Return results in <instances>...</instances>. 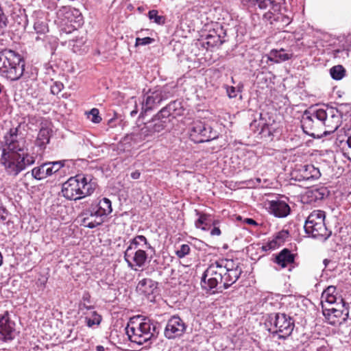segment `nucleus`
<instances>
[{"instance_id":"3c124183","label":"nucleus","mask_w":351,"mask_h":351,"mask_svg":"<svg viewBox=\"0 0 351 351\" xmlns=\"http://www.w3.org/2000/svg\"><path fill=\"white\" fill-rule=\"evenodd\" d=\"M348 148L346 149L345 154L348 155V158L351 160V136H349L346 141Z\"/></svg>"},{"instance_id":"de8ad7c7","label":"nucleus","mask_w":351,"mask_h":351,"mask_svg":"<svg viewBox=\"0 0 351 351\" xmlns=\"http://www.w3.org/2000/svg\"><path fill=\"white\" fill-rule=\"evenodd\" d=\"M71 14L75 17L74 22H80L82 20V14L77 9L71 10Z\"/></svg>"},{"instance_id":"ea45409f","label":"nucleus","mask_w":351,"mask_h":351,"mask_svg":"<svg viewBox=\"0 0 351 351\" xmlns=\"http://www.w3.org/2000/svg\"><path fill=\"white\" fill-rule=\"evenodd\" d=\"M156 116L158 117L160 119H164L166 121V123H167L169 121V118L170 117H172V114L169 110V108H167V106L164 108H162L156 114Z\"/></svg>"},{"instance_id":"7ed1b4c3","label":"nucleus","mask_w":351,"mask_h":351,"mask_svg":"<svg viewBox=\"0 0 351 351\" xmlns=\"http://www.w3.org/2000/svg\"><path fill=\"white\" fill-rule=\"evenodd\" d=\"M158 322L142 315L131 318L125 328V332L131 342L143 345L158 335Z\"/></svg>"},{"instance_id":"aec40b11","label":"nucleus","mask_w":351,"mask_h":351,"mask_svg":"<svg viewBox=\"0 0 351 351\" xmlns=\"http://www.w3.org/2000/svg\"><path fill=\"white\" fill-rule=\"evenodd\" d=\"M295 258V255L289 249L284 248L274 256L273 262L278 265L280 269H283L294 263Z\"/></svg>"},{"instance_id":"603ef678","label":"nucleus","mask_w":351,"mask_h":351,"mask_svg":"<svg viewBox=\"0 0 351 351\" xmlns=\"http://www.w3.org/2000/svg\"><path fill=\"white\" fill-rule=\"evenodd\" d=\"M83 303H90V295L88 291H85L82 295Z\"/></svg>"},{"instance_id":"423d86ee","label":"nucleus","mask_w":351,"mask_h":351,"mask_svg":"<svg viewBox=\"0 0 351 351\" xmlns=\"http://www.w3.org/2000/svg\"><path fill=\"white\" fill-rule=\"evenodd\" d=\"M25 70V60L12 50L0 52V74L12 81L19 80Z\"/></svg>"},{"instance_id":"cd10ccee","label":"nucleus","mask_w":351,"mask_h":351,"mask_svg":"<svg viewBox=\"0 0 351 351\" xmlns=\"http://www.w3.org/2000/svg\"><path fill=\"white\" fill-rule=\"evenodd\" d=\"M336 287L328 286L326 289L324 290L322 294V302L324 301L332 304L337 302V294H336Z\"/></svg>"},{"instance_id":"20e7f679","label":"nucleus","mask_w":351,"mask_h":351,"mask_svg":"<svg viewBox=\"0 0 351 351\" xmlns=\"http://www.w3.org/2000/svg\"><path fill=\"white\" fill-rule=\"evenodd\" d=\"M97 184L90 175L77 174L62 185V196L68 200L77 201L91 195Z\"/></svg>"},{"instance_id":"72a5a7b5","label":"nucleus","mask_w":351,"mask_h":351,"mask_svg":"<svg viewBox=\"0 0 351 351\" xmlns=\"http://www.w3.org/2000/svg\"><path fill=\"white\" fill-rule=\"evenodd\" d=\"M247 5H258L260 9H265L274 3V0H244Z\"/></svg>"},{"instance_id":"49530a36","label":"nucleus","mask_w":351,"mask_h":351,"mask_svg":"<svg viewBox=\"0 0 351 351\" xmlns=\"http://www.w3.org/2000/svg\"><path fill=\"white\" fill-rule=\"evenodd\" d=\"M226 92L230 98H234L237 97V90L234 86H227Z\"/></svg>"},{"instance_id":"9d476101","label":"nucleus","mask_w":351,"mask_h":351,"mask_svg":"<svg viewBox=\"0 0 351 351\" xmlns=\"http://www.w3.org/2000/svg\"><path fill=\"white\" fill-rule=\"evenodd\" d=\"M189 136L195 143L208 142L217 138V132L212 127L199 120L194 121L189 128Z\"/></svg>"},{"instance_id":"a211bd4d","label":"nucleus","mask_w":351,"mask_h":351,"mask_svg":"<svg viewBox=\"0 0 351 351\" xmlns=\"http://www.w3.org/2000/svg\"><path fill=\"white\" fill-rule=\"evenodd\" d=\"M343 311V310L331 308L324 310L323 314L329 324L337 326L340 325L343 322H346L348 317V311L346 310L345 313Z\"/></svg>"},{"instance_id":"c03bdc74","label":"nucleus","mask_w":351,"mask_h":351,"mask_svg":"<svg viewBox=\"0 0 351 351\" xmlns=\"http://www.w3.org/2000/svg\"><path fill=\"white\" fill-rule=\"evenodd\" d=\"M206 39L208 40L207 41V44L211 47L216 45L217 43L220 40L219 36H212L210 34L206 36Z\"/></svg>"},{"instance_id":"f3484780","label":"nucleus","mask_w":351,"mask_h":351,"mask_svg":"<svg viewBox=\"0 0 351 351\" xmlns=\"http://www.w3.org/2000/svg\"><path fill=\"white\" fill-rule=\"evenodd\" d=\"M167 124L165 120L160 119L155 115L151 121L145 123L141 128L138 135L141 139H145L156 132L162 131L166 128Z\"/></svg>"},{"instance_id":"e2e57ef3","label":"nucleus","mask_w":351,"mask_h":351,"mask_svg":"<svg viewBox=\"0 0 351 351\" xmlns=\"http://www.w3.org/2000/svg\"><path fill=\"white\" fill-rule=\"evenodd\" d=\"M257 181H258V182H261V179H260V178H258V179H257Z\"/></svg>"},{"instance_id":"2f4dec72","label":"nucleus","mask_w":351,"mask_h":351,"mask_svg":"<svg viewBox=\"0 0 351 351\" xmlns=\"http://www.w3.org/2000/svg\"><path fill=\"white\" fill-rule=\"evenodd\" d=\"M47 166L45 164H42L39 167H34L32 170V176L34 178L38 180H40L45 179L48 177V173H47V170L48 169L46 168Z\"/></svg>"},{"instance_id":"052dcab7","label":"nucleus","mask_w":351,"mask_h":351,"mask_svg":"<svg viewBox=\"0 0 351 351\" xmlns=\"http://www.w3.org/2000/svg\"><path fill=\"white\" fill-rule=\"evenodd\" d=\"M137 110H134L131 111L130 114L132 117H134L137 114Z\"/></svg>"},{"instance_id":"37998d69","label":"nucleus","mask_w":351,"mask_h":351,"mask_svg":"<svg viewBox=\"0 0 351 351\" xmlns=\"http://www.w3.org/2000/svg\"><path fill=\"white\" fill-rule=\"evenodd\" d=\"M152 41H153V39L149 37H145L143 38H137L136 39L135 45L136 46L146 45H149V44L152 43Z\"/></svg>"},{"instance_id":"c85d7f7f","label":"nucleus","mask_w":351,"mask_h":351,"mask_svg":"<svg viewBox=\"0 0 351 351\" xmlns=\"http://www.w3.org/2000/svg\"><path fill=\"white\" fill-rule=\"evenodd\" d=\"M67 160H62L53 162H45V165L47 166V173H48V176H51L55 173L58 172L61 168L64 167L66 165V163L68 162Z\"/></svg>"},{"instance_id":"9b49d317","label":"nucleus","mask_w":351,"mask_h":351,"mask_svg":"<svg viewBox=\"0 0 351 351\" xmlns=\"http://www.w3.org/2000/svg\"><path fill=\"white\" fill-rule=\"evenodd\" d=\"M317 116L324 123V136L333 133L341 125V115L337 108L328 106L322 108V111Z\"/></svg>"},{"instance_id":"4468645a","label":"nucleus","mask_w":351,"mask_h":351,"mask_svg":"<svg viewBox=\"0 0 351 351\" xmlns=\"http://www.w3.org/2000/svg\"><path fill=\"white\" fill-rule=\"evenodd\" d=\"M291 176L293 179L298 182L309 181L319 178L321 173L313 165H300L293 171Z\"/></svg>"},{"instance_id":"7c9ffc66","label":"nucleus","mask_w":351,"mask_h":351,"mask_svg":"<svg viewBox=\"0 0 351 351\" xmlns=\"http://www.w3.org/2000/svg\"><path fill=\"white\" fill-rule=\"evenodd\" d=\"M167 107L172 114L173 118H175L178 116H181L183 114L184 109L182 106V103L178 100H175L170 102L168 105H167Z\"/></svg>"},{"instance_id":"bf43d9fd","label":"nucleus","mask_w":351,"mask_h":351,"mask_svg":"<svg viewBox=\"0 0 351 351\" xmlns=\"http://www.w3.org/2000/svg\"><path fill=\"white\" fill-rule=\"evenodd\" d=\"M330 262V260L326 258L324 260L323 263L325 265V267H327L328 264Z\"/></svg>"},{"instance_id":"412c9836","label":"nucleus","mask_w":351,"mask_h":351,"mask_svg":"<svg viewBox=\"0 0 351 351\" xmlns=\"http://www.w3.org/2000/svg\"><path fill=\"white\" fill-rule=\"evenodd\" d=\"M158 283L151 278H143L140 280L136 286V291L140 294L147 296L148 298L153 295L156 290Z\"/></svg>"},{"instance_id":"c756f323","label":"nucleus","mask_w":351,"mask_h":351,"mask_svg":"<svg viewBox=\"0 0 351 351\" xmlns=\"http://www.w3.org/2000/svg\"><path fill=\"white\" fill-rule=\"evenodd\" d=\"M24 29L30 32H32L31 29H33L38 34H44L49 31L47 23H25Z\"/></svg>"},{"instance_id":"58836bf2","label":"nucleus","mask_w":351,"mask_h":351,"mask_svg":"<svg viewBox=\"0 0 351 351\" xmlns=\"http://www.w3.org/2000/svg\"><path fill=\"white\" fill-rule=\"evenodd\" d=\"M88 118L95 123H99L101 121V117L99 116V110L93 108L88 114Z\"/></svg>"},{"instance_id":"a878e982","label":"nucleus","mask_w":351,"mask_h":351,"mask_svg":"<svg viewBox=\"0 0 351 351\" xmlns=\"http://www.w3.org/2000/svg\"><path fill=\"white\" fill-rule=\"evenodd\" d=\"M289 236L288 231L282 230L277 233L274 239L262 247L264 251L272 250L285 242Z\"/></svg>"},{"instance_id":"5701e85b","label":"nucleus","mask_w":351,"mask_h":351,"mask_svg":"<svg viewBox=\"0 0 351 351\" xmlns=\"http://www.w3.org/2000/svg\"><path fill=\"white\" fill-rule=\"evenodd\" d=\"M51 132V129L45 127H42L40 129L35 141V145L38 147L40 150H44L47 145L49 143Z\"/></svg>"},{"instance_id":"f03ea898","label":"nucleus","mask_w":351,"mask_h":351,"mask_svg":"<svg viewBox=\"0 0 351 351\" xmlns=\"http://www.w3.org/2000/svg\"><path fill=\"white\" fill-rule=\"evenodd\" d=\"M243 272L240 263L232 259H221L212 263L201 278L202 288L215 293L227 289L241 276Z\"/></svg>"},{"instance_id":"c9c22d12","label":"nucleus","mask_w":351,"mask_h":351,"mask_svg":"<svg viewBox=\"0 0 351 351\" xmlns=\"http://www.w3.org/2000/svg\"><path fill=\"white\" fill-rule=\"evenodd\" d=\"M57 25L60 35L69 34L77 30V28L71 23H57Z\"/></svg>"},{"instance_id":"5fc2aeb1","label":"nucleus","mask_w":351,"mask_h":351,"mask_svg":"<svg viewBox=\"0 0 351 351\" xmlns=\"http://www.w3.org/2000/svg\"><path fill=\"white\" fill-rule=\"evenodd\" d=\"M140 176L141 173L137 170L131 173V178L134 180L138 179L140 178Z\"/></svg>"},{"instance_id":"39448f33","label":"nucleus","mask_w":351,"mask_h":351,"mask_svg":"<svg viewBox=\"0 0 351 351\" xmlns=\"http://www.w3.org/2000/svg\"><path fill=\"white\" fill-rule=\"evenodd\" d=\"M130 245L124 252V260L128 267L134 271L143 268L148 258L147 251L155 253V249L143 235H137L132 239Z\"/></svg>"},{"instance_id":"6e6552de","label":"nucleus","mask_w":351,"mask_h":351,"mask_svg":"<svg viewBox=\"0 0 351 351\" xmlns=\"http://www.w3.org/2000/svg\"><path fill=\"white\" fill-rule=\"evenodd\" d=\"M325 212L314 210L307 217L304 224V230L306 234L313 238L326 240L331 235L325 224Z\"/></svg>"},{"instance_id":"2eb2a0df","label":"nucleus","mask_w":351,"mask_h":351,"mask_svg":"<svg viewBox=\"0 0 351 351\" xmlns=\"http://www.w3.org/2000/svg\"><path fill=\"white\" fill-rule=\"evenodd\" d=\"M16 334L15 323L6 311L0 317V343L10 342L15 338Z\"/></svg>"},{"instance_id":"f8f14e48","label":"nucleus","mask_w":351,"mask_h":351,"mask_svg":"<svg viewBox=\"0 0 351 351\" xmlns=\"http://www.w3.org/2000/svg\"><path fill=\"white\" fill-rule=\"evenodd\" d=\"M170 92L167 87H157L144 95L142 101V112H147L158 106L163 100L169 98Z\"/></svg>"},{"instance_id":"0eeeda50","label":"nucleus","mask_w":351,"mask_h":351,"mask_svg":"<svg viewBox=\"0 0 351 351\" xmlns=\"http://www.w3.org/2000/svg\"><path fill=\"white\" fill-rule=\"evenodd\" d=\"M266 324L270 326L268 329L270 333L278 335L279 339H285L292 334L295 320L285 313H271L267 316Z\"/></svg>"},{"instance_id":"09e8293b","label":"nucleus","mask_w":351,"mask_h":351,"mask_svg":"<svg viewBox=\"0 0 351 351\" xmlns=\"http://www.w3.org/2000/svg\"><path fill=\"white\" fill-rule=\"evenodd\" d=\"M8 214H9V213L5 207L0 206V219H1V220L5 221L7 219Z\"/></svg>"},{"instance_id":"1a4fd4ad","label":"nucleus","mask_w":351,"mask_h":351,"mask_svg":"<svg viewBox=\"0 0 351 351\" xmlns=\"http://www.w3.org/2000/svg\"><path fill=\"white\" fill-rule=\"evenodd\" d=\"M321 111L322 108L306 110L301 121L304 132L314 138H320L324 135V123L317 116Z\"/></svg>"},{"instance_id":"b1692460","label":"nucleus","mask_w":351,"mask_h":351,"mask_svg":"<svg viewBox=\"0 0 351 351\" xmlns=\"http://www.w3.org/2000/svg\"><path fill=\"white\" fill-rule=\"evenodd\" d=\"M97 212L103 217H106L112 211L111 201L106 197L101 199L97 204H92Z\"/></svg>"},{"instance_id":"0e129e2a","label":"nucleus","mask_w":351,"mask_h":351,"mask_svg":"<svg viewBox=\"0 0 351 351\" xmlns=\"http://www.w3.org/2000/svg\"><path fill=\"white\" fill-rule=\"evenodd\" d=\"M182 24H184V25H187V23H180V25H182Z\"/></svg>"},{"instance_id":"6e6d98bb","label":"nucleus","mask_w":351,"mask_h":351,"mask_svg":"<svg viewBox=\"0 0 351 351\" xmlns=\"http://www.w3.org/2000/svg\"><path fill=\"white\" fill-rule=\"evenodd\" d=\"M80 309L85 308V309H87V310H90V309H93V306H90V305L88 306L86 304V303H80Z\"/></svg>"},{"instance_id":"e433bc0d","label":"nucleus","mask_w":351,"mask_h":351,"mask_svg":"<svg viewBox=\"0 0 351 351\" xmlns=\"http://www.w3.org/2000/svg\"><path fill=\"white\" fill-rule=\"evenodd\" d=\"M191 252V247L188 244H182L179 248L175 251V254L179 258H183Z\"/></svg>"},{"instance_id":"a18cd8bd","label":"nucleus","mask_w":351,"mask_h":351,"mask_svg":"<svg viewBox=\"0 0 351 351\" xmlns=\"http://www.w3.org/2000/svg\"><path fill=\"white\" fill-rule=\"evenodd\" d=\"M219 223V221L217 220H214L212 223V226H213V228L210 231V234L212 236H219L221 232L220 229L216 226Z\"/></svg>"},{"instance_id":"ddd939ff","label":"nucleus","mask_w":351,"mask_h":351,"mask_svg":"<svg viewBox=\"0 0 351 351\" xmlns=\"http://www.w3.org/2000/svg\"><path fill=\"white\" fill-rule=\"evenodd\" d=\"M186 329L187 325L185 322L178 315H173L167 321L164 335L169 339H174L182 337Z\"/></svg>"},{"instance_id":"393cba45","label":"nucleus","mask_w":351,"mask_h":351,"mask_svg":"<svg viewBox=\"0 0 351 351\" xmlns=\"http://www.w3.org/2000/svg\"><path fill=\"white\" fill-rule=\"evenodd\" d=\"M306 193L310 201L317 202L327 197L329 195V191L325 186H319L308 190Z\"/></svg>"},{"instance_id":"bb28decb","label":"nucleus","mask_w":351,"mask_h":351,"mask_svg":"<svg viewBox=\"0 0 351 351\" xmlns=\"http://www.w3.org/2000/svg\"><path fill=\"white\" fill-rule=\"evenodd\" d=\"M195 212L196 215L199 216V218L195 222V227L204 230H207L206 227H210L213 221L211 219V216L207 214L201 213L197 210H195Z\"/></svg>"},{"instance_id":"f704fd0d","label":"nucleus","mask_w":351,"mask_h":351,"mask_svg":"<svg viewBox=\"0 0 351 351\" xmlns=\"http://www.w3.org/2000/svg\"><path fill=\"white\" fill-rule=\"evenodd\" d=\"M101 316L96 311L92 312V317H85L86 324L88 327H93L94 325H99L101 322Z\"/></svg>"},{"instance_id":"4c0bfd02","label":"nucleus","mask_w":351,"mask_h":351,"mask_svg":"<svg viewBox=\"0 0 351 351\" xmlns=\"http://www.w3.org/2000/svg\"><path fill=\"white\" fill-rule=\"evenodd\" d=\"M73 45H71V50L75 53H82L85 51V49L83 48L84 45V41L82 38L77 39L76 40H73Z\"/></svg>"},{"instance_id":"f257e3e1","label":"nucleus","mask_w":351,"mask_h":351,"mask_svg":"<svg viewBox=\"0 0 351 351\" xmlns=\"http://www.w3.org/2000/svg\"><path fill=\"white\" fill-rule=\"evenodd\" d=\"M1 149L0 164L9 176H18L35 162L34 157L28 153L25 140L19 136L17 128H11L4 136Z\"/></svg>"},{"instance_id":"79ce46f5","label":"nucleus","mask_w":351,"mask_h":351,"mask_svg":"<svg viewBox=\"0 0 351 351\" xmlns=\"http://www.w3.org/2000/svg\"><path fill=\"white\" fill-rule=\"evenodd\" d=\"M64 85L62 83L59 82H56L51 86V93L53 95H58L63 88Z\"/></svg>"},{"instance_id":"4be33fe9","label":"nucleus","mask_w":351,"mask_h":351,"mask_svg":"<svg viewBox=\"0 0 351 351\" xmlns=\"http://www.w3.org/2000/svg\"><path fill=\"white\" fill-rule=\"evenodd\" d=\"M285 49H271L269 53L264 57L267 58V62H272L274 63H279L291 59L293 53H285Z\"/></svg>"},{"instance_id":"4d7b16f0","label":"nucleus","mask_w":351,"mask_h":351,"mask_svg":"<svg viewBox=\"0 0 351 351\" xmlns=\"http://www.w3.org/2000/svg\"><path fill=\"white\" fill-rule=\"evenodd\" d=\"M245 222L250 225H257V223L256 222V221H254L253 219H250V218H247L245 219Z\"/></svg>"},{"instance_id":"a19ab883","label":"nucleus","mask_w":351,"mask_h":351,"mask_svg":"<svg viewBox=\"0 0 351 351\" xmlns=\"http://www.w3.org/2000/svg\"><path fill=\"white\" fill-rule=\"evenodd\" d=\"M148 17L149 20H154V22H164L165 19L162 16L158 14V11L156 10H150L148 12Z\"/></svg>"},{"instance_id":"680f3d73","label":"nucleus","mask_w":351,"mask_h":351,"mask_svg":"<svg viewBox=\"0 0 351 351\" xmlns=\"http://www.w3.org/2000/svg\"><path fill=\"white\" fill-rule=\"evenodd\" d=\"M3 263V256L1 254V253L0 252V266L2 265Z\"/></svg>"},{"instance_id":"864d4df0","label":"nucleus","mask_w":351,"mask_h":351,"mask_svg":"<svg viewBox=\"0 0 351 351\" xmlns=\"http://www.w3.org/2000/svg\"><path fill=\"white\" fill-rule=\"evenodd\" d=\"M330 349L327 343L322 345L317 348V351H330Z\"/></svg>"},{"instance_id":"8fccbe9b","label":"nucleus","mask_w":351,"mask_h":351,"mask_svg":"<svg viewBox=\"0 0 351 351\" xmlns=\"http://www.w3.org/2000/svg\"><path fill=\"white\" fill-rule=\"evenodd\" d=\"M348 148L346 149L345 154L348 155V158L351 160V136H349L346 141Z\"/></svg>"},{"instance_id":"dca6fc26","label":"nucleus","mask_w":351,"mask_h":351,"mask_svg":"<svg viewBox=\"0 0 351 351\" xmlns=\"http://www.w3.org/2000/svg\"><path fill=\"white\" fill-rule=\"evenodd\" d=\"M80 217L81 225L90 229L101 225L104 221V217L93 206L84 210Z\"/></svg>"},{"instance_id":"13d9d810","label":"nucleus","mask_w":351,"mask_h":351,"mask_svg":"<svg viewBox=\"0 0 351 351\" xmlns=\"http://www.w3.org/2000/svg\"><path fill=\"white\" fill-rule=\"evenodd\" d=\"M96 351H106V349L103 346L99 345L96 346Z\"/></svg>"},{"instance_id":"473e14b6","label":"nucleus","mask_w":351,"mask_h":351,"mask_svg":"<svg viewBox=\"0 0 351 351\" xmlns=\"http://www.w3.org/2000/svg\"><path fill=\"white\" fill-rule=\"evenodd\" d=\"M331 77L335 80H341L346 74V69L342 65H336L330 69Z\"/></svg>"},{"instance_id":"6ab92c4d","label":"nucleus","mask_w":351,"mask_h":351,"mask_svg":"<svg viewBox=\"0 0 351 351\" xmlns=\"http://www.w3.org/2000/svg\"><path fill=\"white\" fill-rule=\"evenodd\" d=\"M268 209L270 213L279 218L287 217L291 210L288 204L280 199L270 201Z\"/></svg>"}]
</instances>
